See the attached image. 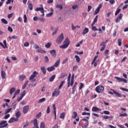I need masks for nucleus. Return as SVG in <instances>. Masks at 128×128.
Wrapping results in <instances>:
<instances>
[{
  "instance_id": "338daca9",
  "label": "nucleus",
  "mask_w": 128,
  "mask_h": 128,
  "mask_svg": "<svg viewBox=\"0 0 128 128\" xmlns=\"http://www.w3.org/2000/svg\"><path fill=\"white\" fill-rule=\"evenodd\" d=\"M92 7L91 6H88V12H90V10H92Z\"/></svg>"
},
{
  "instance_id": "f8f14e48",
  "label": "nucleus",
  "mask_w": 128,
  "mask_h": 128,
  "mask_svg": "<svg viewBox=\"0 0 128 128\" xmlns=\"http://www.w3.org/2000/svg\"><path fill=\"white\" fill-rule=\"evenodd\" d=\"M102 4H100L97 9L94 12V14H98V12H100V9L102 8Z\"/></svg>"
},
{
  "instance_id": "3c124183",
  "label": "nucleus",
  "mask_w": 128,
  "mask_h": 128,
  "mask_svg": "<svg viewBox=\"0 0 128 128\" xmlns=\"http://www.w3.org/2000/svg\"><path fill=\"white\" fill-rule=\"evenodd\" d=\"M8 32H14L12 28L10 26L8 27Z\"/></svg>"
},
{
  "instance_id": "7c9ffc66",
  "label": "nucleus",
  "mask_w": 128,
  "mask_h": 128,
  "mask_svg": "<svg viewBox=\"0 0 128 128\" xmlns=\"http://www.w3.org/2000/svg\"><path fill=\"white\" fill-rule=\"evenodd\" d=\"M46 102V98H42L41 99L39 100L38 102V104H40L42 102Z\"/></svg>"
},
{
  "instance_id": "de8ad7c7",
  "label": "nucleus",
  "mask_w": 128,
  "mask_h": 128,
  "mask_svg": "<svg viewBox=\"0 0 128 128\" xmlns=\"http://www.w3.org/2000/svg\"><path fill=\"white\" fill-rule=\"evenodd\" d=\"M68 58H66L65 60H64L62 62V64H66L68 62Z\"/></svg>"
},
{
  "instance_id": "a211bd4d",
  "label": "nucleus",
  "mask_w": 128,
  "mask_h": 128,
  "mask_svg": "<svg viewBox=\"0 0 128 128\" xmlns=\"http://www.w3.org/2000/svg\"><path fill=\"white\" fill-rule=\"evenodd\" d=\"M60 59L59 58L54 64V67L58 68L60 66Z\"/></svg>"
},
{
  "instance_id": "4d7b16f0",
  "label": "nucleus",
  "mask_w": 128,
  "mask_h": 128,
  "mask_svg": "<svg viewBox=\"0 0 128 128\" xmlns=\"http://www.w3.org/2000/svg\"><path fill=\"white\" fill-rule=\"evenodd\" d=\"M24 22H26L28 20V18L26 17V15L24 14Z\"/></svg>"
},
{
  "instance_id": "4c0bfd02",
  "label": "nucleus",
  "mask_w": 128,
  "mask_h": 128,
  "mask_svg": "<svg viewBox=\"0 0 128 128\" xmlns=\"http://www.w3.org/2000/svg\"><path fill=\"white\" fill-rule=\"evenodd\" d=\"M40 128H46V124L44 122H42L40 125Z\"/></svg>"
},
{
  "instance_id": "603ef678",
  "label": "nucleus",
  "mask_w": 128,
  "mask_h": 128,
  "mask_svg": "<svg viewBox=\"0 0 128 128\" xmlns=\"http://www.w3.org/2000/svg\"><path fill=\"white\" fill-rule=\"evenodd\" d=\"M54 14V12H50L48 14H46V16H48V18H50V16H52Z\"/></svg>"
},
{
  "instance_id": "ea45409f",
  "label": "nucleus",
  "mask_w": 128,
  "mask_h": 128,
  "mask_svg": "<svg viewBox=\"0 0 128 128\" xmlns=\"http://www.w3.org/2000/svg\"><path fill=\"white\" fill-rule=\"evenodd\" d=\"M66 76H68V74L62 73L60 76V78H64Z\"/></svg>"
},
{
  "instance_id": "79ce46f5",
  "label": "nucleus",
  "mask_w": 128,
  "mask_h": 128,
  "mask_svg": "<svg viewBox=\"0 0 128 128\" xmlns=\"http://www.w3.org/2000/svg\"><path fill=\"white\" fill-rule=\"evenodd\" d=\"M92 30H94V32H96V30H98V29L96 27V26H92Z\"/></svg>"
},
{
  "instance_id": "1a4fd4ad",
  "label": "nucleus",
  "mask_w": 128,
  "mask_h": 128,
  "mask_svg": "<svg viewBox=\"0 0 128 128\" xmlns=\"http://www.w3.org/2000/svg\"><path fill=\"white\" fill-rule=\"evenodd\" d=\"M100 46H102L100 50V52H103L104 48H106V44L104 42H102L100 44Z\"/></svg>"
},
{
  "instance_id": "a18cd8bd",
  "label": "nucleus",
  "mask_w": 128,
  "mask_h": 128,
  "mask_svg": "<svg viewBox=\"0 0 128 128\" xmlns=\"http://www.w3.org/2000/svg\"><path fill=\"white\" fill-rule=\"evenodd\" d=\"M108 0H110V4H114L116 2V1H114V0H106V2H108Z\"/></svg>"
},
{
  "instance_id": "5701e85b",
  "label": "nucleus",
  "mask_w": 128,
  "mask_h": 128,
  "mask_svg": "<svg viewBox=\"0 0 128 128\" xmlns=\"http://www.w3.org/2000/svg\"><path fill=\"white\" fill-rule=\"evenodd\" d=\"M88 32V28H85L82 32V34L84 35Z\"/></svg>"
},
{
  "instance_id": "09e8293b",
  "label": "nucleus",
  "mask_w": 128,
  "mask_h": 128,
  "mask_svg": "<svg viewBox=\"0 0 128 128\" xmlns=\"http://www.w3.org/2000/svg\"><path fill=\"white\" fill-rule=\"evenodd\" d=\"M82 116H90V114L89 112H82Z\"/></svg>"
},
{
  "instance_id": "ddd939ff",
  "label": "nucleus",
  "mask_w": 128,
  "mask_h": 128,
  "mask_svg": "<svg viewBox=\"0 0 128 128\" xmlns=\"http://www.w3.org/2000/svg\"><path fill=\"white\" fill-rule=\"evenodd\" d=\"M50 54L54 58H56V50H51L50 51Z\"/></svg>"
},
{
  "instance_id": "9b49d317",
  "label": "nucleus",
  "mask_w": 128,
  "mask_h": 128,
  "mask_svg": "<svg viewBox=\"0 0 128 128\" xmlns=\"http://www.w3.org/2000/svg\"><path fill=\"white\" fill-rule=\"evenodd\" d=\"M27 4L28 6V8L30 10H32V8H34V6H32V2L30 1H28L27 2Z\"/></svg>"
},
{
  "instance_id": "f03ea898",
  "label": "nucleus",
  "mask_w": 128,
  "mask_h": 128,
  "mask_svg": "<svg viewBox=\"0 0 128 128\" xmlns=\"http://www.w3.org/2000/svg\"><path fill=\"white\" fill-rule=\"evenodd\" d=\"M64 39V33H61L56 40V44H61Z\"/></svg>"
},
{
  "instance_id": "f257e3e1",
  "label": "nucleus",
  "mask_w": 128,
  "mask_h": 128,
  "mask_svg": "<svg viewBox=\"0 0 128 128\" xmlns=\"http://www.w3.org/2000/svg\"><path fill=\"white\" fill-rule=\"evenodd\" d=\"M64 44L60 46V48H66L70 46V39L68 38H66L64 42Z\"/></svg>"
},
{
  "instance_id": "39448f33",
  "label": "nucleus",
  "mask_w": 128,
  "mask_h": 128,
  "mask_svg": "<svg viewBox=\"0 0 128 128\" xmlns=\"http://www.w3.org/2000/svg\"><path fill=\"white\" fill-rule=\"evenodd\" d=\"M6 120H2L0 122V128H6L8 126Z\"/></svg>"
},
{
  "instance_id": "f3484780",
  "label": "nucleus",
  "mask_w": 128,
  "mask_h": 128,
  "mask_svg": "<svg viewBox=\"0 0 128 128\" xmlns=\"http://www.w3.org/2000/svg\"><path fill=\"white\" fill-rule=\"evenodd\" d=\"M56 70V68L54 67V66H52L47 68V70L49 72H52V70Z\"/></svg>"
},
{
  "instance_id": "69168bd1",
  "label": "nucleus",
  "mask_w": 128,
  "mask_h": 128,
  "mask_svg": "<svg viewBox=\"0 0 128 128\" xmlns=\"http://www.w3.org/2000/svg\"><path fill=\"white\" fill-rule=\"evenodd\" d=\"M122 16H123L122 14H120L118 15V18L119 20H122Z\"/></svg>"
},
{
  "instance_id": "6e6552de",
  "label": "nucleus",
  "mask_w": 128,
  "mask_h": 128,
  "mask_svg": "<svg viewBox=\"0 0 128 128\" xmlns=\"http://www.w3.org/2000/svg\"><path fill=\"white\" fill-rule=\"evenodd\" d=\"M30 110V106H26L23 108V114H28V112Z\"/></svg>"
},
{
  "instance_id": "864d4df0",
  "label": "nucleus",
  "mask_w": 128,
  "mask_h": 128,
  "mask_svg": "<svg viewBox=\"0 0 128 128\" xmlns=\"http://www.w3.org/2000/svg\"><path fill=\"white\" fill-rule=\"evenodd\" d=\"M40 116H42V112H39V114H37L36 116V118H40Z\"/></svg>"
},
{
  "instance_id": "a878e982",
  "label": "nucleus",
  "mask_w": 128,
  "mask_h": 128,
  "mask_svg": "<svg viewBox=\"0 0 128 128\" xmlns=\"http://www.w3.org/2000/svg\"><path fill=\"white\" fill-rule=\"evenodd\" d=\"M18 36H8V38L10 40H18Z\"/></svg>"
},
{
  "instance_id": "c9c22d12",
  "label": "nucleus",
  "mask_w": 128,
  "mask_h": 128,
  "mask_svg": "<svg viewBox=\"0 0 128 128\" xmlns=\"http://www.w3.org/2000/svg\"><path fill=\"white\" fill-rule=\"evenodd\" d=\"M114 78H116V80H118V82H122V78H120L119 77H116L115 76Z\"/></svg>"
},
{
  "instance_id": "423d86ee",
  "label": "nucleus",
  "mask_w": 128,
  "mask_h": 128,
  "mask_svg": "<svg viewBox=\"0 0 128 128\" xmlns=\"http://www.w3.org/2000/svg\"><path fill=\"white\" fill-rule=\"evenodd\" d=\"M60 90H58V89H55L54 92L52 94V96H58L60 95Z\"/></svg>"
},
{
  "instance_id": "20e7f679",
  "label": "nucleus",
  "mask_w": 128,
  "mask_h": 128,
  "mask_svg": "<svg viewBox=\"0 0 128 128\" xmlns=\"http://www.w3.org/2000/svg\"><path fill=\"white\" fill-rule=\"evenodd\" d=\"M104 90V86H98L96 88V91L98 94H100V92H102Z\"/></svg>"
},
{
  "instance_id": "a19ab883",
  "label": "nucleus",
  "mask_w": 128,
  "mask_h": 128,
  "mask_svg": "<svg viewBox=\"0 0 128 128\" xmlns=\"http://www.w3.org/2000/svg\"><path fill=\"white\" fill-rule=\"evenodd\" d=\"M74 116H72V118H76V116H78V113L76 112H73Z\"/></svg>"
},
{
  "instance_id": "9d476101",
  "label": "nucleus",
  "mask_w": 128,
  "mask_h": 128,
  "mask_svg": "<svg viewBox=\"0 0 128 128\" xmlns=\"http://www.w3.org/2000/svg\"><path fill=\"white\" fill-rule=\"evenodd\" d=\"M18 122V119L16 118H14V117H12L8 120V122H9V124H12V122Z\"/></svg>"
},
{
  "instance_id": "0eeeda50",
  "label": "nucleus",
  "mask_w": 128,
  "mask_h": 128,
  "mask_svg": "<svg viewBox=\"0 0 128 128\" xmlns=\"http://www.w3.org/2000/svg\"><path fill=\"white\" fill-rule=\"evenodd\" d=\"M36 12H40L41 13L44 12V6L42 4L40 5V8H37L35 10Z\"/></svg>"
},
{
  "instance_id": "680f3d73",
  "label": "nucleus",
  "mask_w": 128,
  "mask_h": 128,
  "mask_svg": "<svg viewBox=\"0 0 128 128\" xmlns=\"http://www.w3.org/2000/svg\"><path fill=\"white\" fill-rule=\"evenodd\" d=\"M50 106H48L46 110V113L50 114Z\"/></svg>"
},
{
  "instance_id": "c85d7f7f",
  "label": "nucleus",
  "mask_w": 128,
  "mask_h": 128,
  "mask_svg": "<svg viewBox=\"0 0 128 128\" xmlns=\"http://www.w3.org/2000/svg\"><path fill=\"white\" fill-rule=\"evenodd\" d=\"M44 62L45 64H48V62H50V60H48V56H45V57L44 58Z\"/></svg>"
},
{
  "instance_id": "8fccbe9b",
  "label": "nucleus",
  "mask_w": 128,
  "mask_h": 128,
  "mask_svg": "<svg viewBox=\"0 0 128 128\" xmlns=\"http://www.w3.org/2000/svg\"><path fill=\"white\" fill-rule=\"evenodd\" d=\"M118 46H122V39L118 40Z\"/></svg>"
},
{
  "instance_id": "393cba45",
  "label": "nucleus",
  "mask_w": 128,
  "mask_h": 128,
  "mask_svg": "<svg viewBox=\"0 0 128 128\" xmlns=\"http://www.w3.org/2000/svg\"><path fill=\"white\" fill-rule=\"evenodd\" d=\"M54 78H56V75L54 74L50 78L49 82H54Z\"/></svg>"
},
{
  "instance_id": "37998d69",
  "label": "nucleus",
  "mask_w": 128,
  "mask_h": 128,
  "mask_svg": "<svg viewBox=\"0 0 128 128\" xmlns=\"http://www.w3.org/2000/svg\"><path fill=\"white\" fill-rule=\"evenodd\" d=\"M56 7L57 8H60V10H62V6L61 4H57L56 6Z\"/></svg>"
},
{
  "instance_id": "0e129e2a",
  "label": "nucleus",
  "mask_w": 128,
  "mask_h": 128,
  "mask_svg": "<svg viewBox=\"0 0 128 128\" xmlns=\"http://www.w3.org/2000/svg\"><path fill=\"white\" fill-rule=\"evenodd\" d=\"M4 44V46H5V48H8V46L6 45V40H4L3 41Z\"/></svg>"
},
{
  "instance_id": "e433bc0d",
  "label": "nucleus",
  "mask_w": 128,
  "mask_h": 128,
  "mask_svg": "<svg viewBox=\"0 0 128 128\" xmlns=\"http://www.w3.org/2000/svg\"><path fill=\"white\" fill-rule=\"evenodd\" d=\"M50 46H52V43L50 42H48L45 44V46L46 48H50Z\"/></svg>"
},
{
  "instance_id": "412c9836",
  "label": "nucleus",
  "mask_w": 128,
  "mask_h": 128,
  "mask_svg": "<svg viewBox=\"0 0 128 128\" xmlns=\"http://www.w3.org/2000/svg\"><path fill=\"white\" fill-rule=\"evenodd\" d=\"M113 92L114 94L117 96H118V98H122V95L120 94L118 92L116 91L113 90Z\"/></svg>"
},
{
  "instance_id": "2eb2a0df",
  "label": "nucleus",
  "mask_w": 128,
  "mask_h": 128,
  "mask_svg": "<svg viewBox=\"0 0 128 128\" xmlns=\"http://www.w3.org/2000/svg\"><path fill=\"white\" fill-rule=\"evenodd\" d=\"M34 126L35 128H40V127H38V120H36V118L34 120Z\"/></svg>"
},
{
  "instance_id": "49530a36",
  "label": "nucleus",
  "mask_w": 128,
  "mask_h": 128,
  "mask_svg": "<svg viewBox=\"0 0 128 128\" xmlns=\"http://www.w3.org/2000/svg\"><path fill=\"white\" fill-rule=\"evenodd\" d=\"M58 27L56 29V30L52 32V36H56V33L58 32Z\"/></svg>"
},
{
  "instance_id": "052dcab7",
  "label": "nucleus",
  "mask_w": 128,
  "mask_h": 128,
  "mask_svg": "<svg viewBox=\"0 0 128 128\" xmlns=\"http://www.w3.org/2000/svg\"><path fill=\"white\" fill-rule=\"evenodd\" d=\"M26 90H24L20 94V96L22 97V98H24V96H26Z\"/></svg>"
},
{
  "instance_id": "bb28decb",
  "label": "nucleus",
  "mask_w": 128,
  "mask_h": 128,
  "mask_svg": "<svg viewBox=\"0 0 128 128\" xmlns=\"http://www.w3.org/2000/svg\"><path fill=\"white\" fill-rule=\"evenodd\" d=\"M20 114H21L20 111L17 112L16 113V118H18H18L20 116Z\"/></svg>"
},
{
  "instance_id": "5fc2aeb1",
  "label": "nucleus",
  "mask_w": 128,
  "mask_h": 128,
  "mask_svg": "<svg viewBox=\"0 0 128 128\" xmlns=\"http://www.w3.org/2000/svg\"><path fill=\"white\" fill-rule=\"evenodd\" d=\"M10 2H14V0H8L6 2V4H10Z\"/></svg>"
},
{
  "instance_id": "bf43d9fd",
  "label": "nucleus",
  "mask_w": 128,
  "mask_h": 128,
  "mask_svg": "<svg viewBox=\"0 0 128 128\" xmlns=\"http://www.w3.org/2000/svg\"><path fill=\"white\" fill-rule=\"evenodd\" d=\"M20 89H18L15 92H14V94H15L16 95H18L20 94Z\"/></svg>"
},
{
  "instance_id": "13d9d810",
  "label": "nucleus",
  "mask_w": 128,
  "mask_h": 128,
  "mask_svg": "<svg viewBox=\"0 0 128 128\" xmlns=\"http://www.w3.org/2000/svg\"><path fill=\"white\" fill-rule=\"evenodd\" d=\"M10 116V114H7L4 116V120H8Z\"/></svg>"
},
{
  "instance_id": "c756f323",
  "label": "nucleus",
  "mask_w": 128,
  "mask_h": 128,
  "mask_svg": "<svg viewBox=\"0 0 128 128\" xmlns=\"http://www.w3.org/2000/svg\"><path fill=\"white\" fill-rule=\"evenodd\" d=\"M65 116L66 113H64V112H63L60 114V118H64Z\"/></svg>"
},
{
  "instance_id": "c03bdc74",
  "label": "nucleus",
  "mask_w": 128,
  "mask_h": 128,
  "mask_svg": "<svg viewBox=\"0 0 128 128\" xmlns=\"http://www.w3.org/2000/svg\"><path fill=\"white\" fill-rule=\"evenodd\" d=\"M120 8H118L116 10V11L115 13V16H118V14H120Z\"/></svg>"
},
{
  "instance_id": "aec40b11",
  "label": "nucleus",
  "mask_w": 128,
  "mask_h": 128,
  "mask_svg": "<svg viewBox=\"0 0 128 128\" xmlns=\"http://www.w3.org/2000/svg\"><path fill=\"white\" fill-rule=\"evenodd\" d=\"M6 72L4 70H2L1 72V76L2 78V80H4V78H6Z\"/></svg>"
},
{
  "instance_id": "dca6fc26",
  "label": "nucleus",
  "mask_w": 128,
  "mask_h": 128,
  "mask_svg": "<svg viewBox=\"0 0 128 128\" xmlns=\"http://www.w3.org/2000/svg\"><path fill=\"white\" fill-rule=\"evenodd\" d=\"M36 52H40V54H46V51L42 50V48L38 49Z\"/></svg>"
},
{
  "instance_id": "e2e57ef3",
  "label": "nucleus",
  "mask_w": 128,
  "mask_h": 128,
  "mask_svg": "<svg viewBox=\"0 0 128 128\" xmlns=\"http://www.w3.org/2000/svg\"><path fill=\"white\" fill-rule=\"evenodd\" d=\"M82 16L84 18H86V16H88V14H86V12H82Z\"/></svg>"
},
{
  "instance_id": "b1692460",
  "label": "nucleus",
  "mask_w": 128,
  "mask_h": 128,
  "mask_svg": "<svg viewBox=\"0 0 128 128\" xmlns=\"http://www.w3.org/2000/svg\"><path fill=\"white\" fill-rule=\"evenodd\" d=\"M14 92H16V88H10V94H12Z\"/></svg>"
},
{
  "instance_id": "6ab92c4d",
  "label": "nucleus",
  "mask_w": 128,
  "mask_h": 128,
  "mask_svg": "<svg viewBox=\"0 0 128 128\" xmlns=\"http://www.w3.org/2000/svg\"><path fill=\"white\" fill-rule=\"evenodd\" d=\"M40 70L44 74H46V67H44V66L40 67Z\"/></svg>"
},
{
  "instance_id": "f704fd0d",
  "label": "nucleus",
  "mask_w": 128,
  "mask_h": 128,
  "mask_svg": "<svg viewBox=\"0 0 128 128\" xmlns=\"http://www.w3.org/2000/svg\"><path fill=\"white\" fill-rule=\"evenodd\" d=\"M11 110H12V108H9L8 109H6L5 110V114H8V112H10Z\"/></svg>"
},
{
  "instance_id": "2f4dec72",
  "label": "nucleus",
  "mask_w": 128,
  "mask_h": 128,
  "mask_svg": "<svg viewBox=\"0 0 128 128\" xmlns=\"http://www.w3.org/2000/svg\"><path fill=\"white\" fill-rule=\"evenodd\" d=\"M20 80L21 81L24 80V78H26V76L24 75H21L20 76Z\"/></svg>"
},
{
  "instance_id": "774afa93",
  "label": "nucleus",
  "mask_w": 128,
  "mask_h": 128,
  "mask_svg": "<svg viewBox=\"0 0 128 128\" xmlns=\"http://www.w3.org/2000/svg\"><path fill=\"white\" fill-rule=\"evenodd\" d=\"M78 8V5H74L72 6V8L73 10H76V8Z\"/></svg>"
},
{
  "instance_id": "cd10ccee",
  "label": "nucleus",
  "mask_w": 128,
  "mask_h": 128,
  "mask_svg": "<svg viewBox=\"0 0 128 128\" xmlns=\"http://www.w3.org/2000/svg\"><path fill=\"white\" fill-rule=\"evenodd\" d=\"M75 58H76V62H80V56L78 55H76L74 56Z\"/></svg>"
},
{
  "instance_id": "6e6d98bb",
  "label": "nucleus",
  "mask_w": 128,
  "mask_h": 128,
  "mask_svg": "<svg viewBox=\"0 0 128 128\" xmlns=\"http://www.w3.org/2000/svg\"><path fill=\"white\" fill-rule=\"evenodd\" d=\"M120 90H122L123 92H128V89L126 88H120Z\"/></svg>"
},
{
  "instance_id": "473e14b6",
  "label": "nucleus",
  "mask_w": 128,
  "mask_h": 128,
  "mask_svg": "<svg viewBox=\"0 0 128 128\" xmlns=\"http://www.w3.org/2000/svg\"><path fill=\"white\" fill-rule=\"evenodd\" d=\"M1 22L3 24H8V20H6V19H4V18L1 19Z\"/></svg>"
},
{
  "instance_id": "7ed1b4c3",
  "label": "nucleus",
  "mask_w": 128,
  "mask_h": 128,
  "mask_svg": "<svg viewBox=\"0 0 128 128\" xmlns=\"http://www.w3.org/2000/svg\"><path fill=\"white\" fill-rule=\"evenodd\" d=\"M36 74H38V73L36 71H34L30 77V80H32V82H36V80L34 78L36 76Z\"/></svg>"
},
{
  "instance_id": "72a5a7b5",
  "label": "nucleus",
  "mask_w": 128,
  "mask_h": 128,
  "mask_svg": "<svg viewBox=\"0 0 128 128\" xmlns=\"http://www.w3.org/2000/svg\"><path fill=\"white\" fill-rule=\"evenodd\" d=\"M64 80H63L61 82L60 84L58 86V90H60L62 88V86H64Z\"/></svg>"
},
{
  "instance_id": "4be33fe9",
  "label": "nucleus",
  "mask_w": 128,
  "mask_h": 128,
  "mask_svg": "<svg viewBox=\"0 0 128 128\" xmlns=\"http://www.w3.org/2000/svg\"><path fill=\"white\" fill-rule=\"evenodd\" d=\"M100 108L96 106H93L92 108V112H98Z\"/></svg>"
},
{
  "instance_id": "58836bf2",
  "label": "nucleus",
  "mask_w": 128,
  "mask_h": 128,
  "mask_svg": "<svg viewBox=\"0 0 128 128\" xmlns=\"http://www.w3.org/2000/svg\"><path fill=\"white\" fill-rule=\"evenodd\" d=\"M119 116L120 118H124V116H128V114L126 113L120 114Z\"/></svg>"
},
{
  "instance_id": "4468645a",
  "label": "nucleus",
  "mask_w": 128,
  "mask_h": 128,
  "mask_svg": "<svg viewBox=\"0 0 128 128\" xmlns=\"http://www.w3.org/2000/svg\"><path fill=\"white\" fill-rule=\"evenodd\" d=\"M70 76H72V75L70 73L68 78V88H70Z\"/></svg>"
}]
</instances>
